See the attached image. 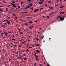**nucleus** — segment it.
Returning <instances> with one entry per match:
<instances>
[{"label":"nucleus","mask_w":66,"mask_h":66,"mask_svg":"<svg viewBox=\"0 0 66 66\" xmlns=\"http://www.w3.org/2000/svg\"><path fill=\"white\" fill-rule=\"evenodd\" d=\"M5 35H6L5 36H6V37H7V33L5 34Z\"/></svg>","instance_id":"obj_20"},{"label":"nucleus","mask_w":66,"mask_h":66,"mask_svg":"<svg viewBox=\"0 0 66 66\" xmlns=\"http://www.w3.org/2000/svg\"><path fill=\"white\" fill-rule=\"evenodd\" d=\"M12 39V40H15V39H13V38H12V39Z\"/></svg>","instance_id":"obj_24"},{"label":"nucleus","mask_w":66,"mask_h":66,"mask_svg":"<svg viewBox=\"0 0 66 66\" xmlns=\"http://www.w3.org/2000/svg\"><path fill=\"white\" fill-rule=\"evenodd\" d=\"M29 23H33V22H32V21H29Z\"/></svg>","instance_id":"obj_19"},{"label":"nucleus","mask_w":66,"mask_h":66,"mask_svg":"<svg viewBox=\"0 0 66 66\" xmlns=\"http://www.w3.org/2000/svg\"><path fill=\"white\" fill-rule=\"evenodd\" d=\"M61 16H58L57 17V19H58V18H61Z\"/></svg>","instance_id":"obj_21"},{"label":"nucleus","mask_w":66,"mask_h":66,"mask_svg":"<svg viewBox=\"0 0 66 66\" xmlns=\"http://www.w3.org/2000/svg\"><path fill=\"white\" fill-rule=\"evenodd\" d=\"M35 57H36V60H38V56H37L36 55V56H35Z\"/></svg>","instance_id":"obj_5"},{"label":"nucleus","mask_w":66,"mask_h":66,"mask_svg":"<svg viewBox=\"0 0 66 66\" xmlns=\"http://www.w3.org/2000/svg\"><path fill=\"white\" fill-rule=\"evenodd\" d=\"M44 2V1H43V2H41L43 4V2Z\"/></svg>","instance_id":"obj_50"},{"label":"nucleus","mask_w":66,"mask_h":66,"mask_svg":"<svg viewBox=\"0 0 66 66\" xmlns=\"http://www.w3.org/2000/svg\"><path fill=\"white\" fill-rule=\"evenodd\" d=\"M0 7H3V6H0Z\"/></svg>","instance_id":"obj_56"},{"label":"nucleus","mask_w":66,"mask_h":66,"mask_svg":"<svg viewBox=\"0 0 66 66\" xmlns=\"http://www.w3.org/2000/svg\"><path fill=\"white\" fill-rule=\"evenodd\" d=\"M41 38H42V39H43V38H44V36H43L42 37H41Z\"/></svg>","instance_id":"obj_46"},{"label":"nucleus","mask_w":66,"mask_h":66,"mask_svg":"<svg viewBox=\"0 0 66 66\" xmlns=\"http://www.w3.org/2000/svg\"><path fill=\"white\" fill-rule=\"evenodd\" d=\"M35 22H36V23L37 22V20H36V21H35Z\"/></svg>","instance_id":"obj_35"},{"label":"nucleus","mask_w":66,"mask_h":66,"mask_svg":"<svg viewBox=\"0 0 66 66\" xmlns=\"http://www.w3.org/2000/svg\"><path fill=\"white\" fill-rule=\"evenodd\" d=\"M12 2H13L11 4H13H13L15 3V2H14V1H12Z\"/></svg>","instance_id":"obj_18"},{"label":"nucleus","mask_w":66,"mask_h":66,"mask_svg":"<svg viewBox=\"0 0 66 66\" xmlns=\"http://www.w3.org/2000/svg\"><path fill=\"white\" fill-rule=\"evenodd\" d=\"M22 14H26V13H28V12H21Z\"/></svg>","instance_id":"obj_6"},{"label":"nucleus","mask_w":66,"mask_h":66,"mask_svg":"<svg viewBox=\"0 0 66 66\" xmlns=\"http://www.w3.org/2000/svg\"><path fill=\"white\" fill-rule=\"evenodd\" d=\"M50 9H53V7H51Z\"/></svg>","instance_id":"obj_34"},{"label":"nucleus","mask_w":66,"mask_h":66,"mask_svg":"<svg viewBox=\"0 0 66 66\" xmlns=\"http://www.w3.org/2000/svg\"><path fill=\"white\" fill-rule=\"evenodd\" d=\"M23 34V32H21L20 33V34Z\"/></svg>","instance_id":"obj_22"},{"label":"nucleus","mask_w":66,"mask_h":66,"mask_svg":"<svg viewBox=\"0 0 66 66\" xmlns=\"http://www.w3.org/2000/svg\"><path fill=\"white\" fill-rule=\"evenodd\" d=\"M13 15V16H15V14H14Z\"/></svg>","instance_id":"obj_64"},{"label":"nucleus","mask_w":66,"mask_h":66,"mask_svg":"<svg viewBox=\"0 0 66 66\" xmlns=\"http://www.w3.org/2000/svg\"><path fill=\"white\" fill-rule=\"evenodd\" d=\"M46 17H47V18H49V17H50V16H46Z\"/></svg>","instance_id":"obj_23"},{"label":"nucleus","mask_w":66,"mask_h":66,"mask_svg":"<svg viewBox=\"0 0 66 66\" xmlns=\"http://www.w3.org/2000/svg\"><path fill=\"white\" fill-rule=\"evenodd\" d=\"M29 48H32V47H29Z\"/></svg>","instance_id":"obj_47"},{"label":"nucleus","mask_w":66,"mask_h":66,"mask_svg":"<svg viewBox=\"0 0 66 66\" xmlns=\"http://www.w3.org/2000/svg\"><path fill=\"white\" fill-rule=\"evenodd\" d=\"M64 7V6L63 5H61L60 7V9H62V8H63Z\"/></svg>","instance_id":"obj_8"},{"label":"nucleus","mask_w":66,"mask_h":66,"mask_svg":"<svg viewBox=\"0 0 66 66\" xmlns=\"http://www.w3.org/2000/svg\"><path fill=\"white\" fill-rule=\"evenodd\" d=\"M27 59V58H26L24 60V61H26Z\"/></svg>","instance_id":"obj_31"},{"label":"nucleus","mask_w":66,"mask_h":66,"mask_svg":"<svg viewBox=\"0 0 66 66\" xmlns=\"http://www.w3.org/2000/svg\"><path fill=\"white\" fill-rule=\"evenodd\" d=\"M44 1L43 0H40V1Z\"/></svg>","instance_id":"obj_43"},{"label":"nucleus","mask_w":66,"mask_h":66,"mask_svg":"<svg viewBox=\"0 0 66 66\" xmlns=\"http://www.w3.org/2000/svg\"><path fill=\"white\" fill-rule=\"evenodd\" d=\"M32 4H33V3H31L29 4V5H30V6H32V5H32Z\"/></svg>","instance_id":"obj_9"},{"label":"nucleus","mask_w":66,"mask_h":66,"mask_svg":"<svg viewBox=\"0 0 66 66\" xmlns=\"http://www.w3.org/2000/svg\"><path fill=\"white\" fill-rule=\"evenodd\" d=\"M50 2H51V1H49L48 2V3H50Z\"/></svg>","instance_id":"obj_41"},{"label":"nucleus","mask_w":66,"mask_h":66,"mask_svg":"<svg viewBox=\"0 0 66 66\" xmlns=\"http://www.w3.org/2000/svg\"><path fill=\"white\" fill-rule=\"evenodd\" d=\"M45 6H47V4H46Z\"/></svg>","instance_id":"obj_62"},{"label":"nucleus","mask_w":66,"mask_h":66,"mask_svg":"<svg viewBox=\"0 0 66 66\" xmlns=\"http://www.w3.org/2000/svg\"><path fill=\"white\" fill-rule=\"evenodd\" d=\"M18 30L19 31H21L20 29H18Z\"/></svg>","instance_id":"obj_39"},{"label":"nucleus","mask_w":66,"mask_h":66,"mask_svg":"<svg viewBox=\"0 0 66 66\" xmlns=\"http://www.w3.org/2000/svg\"><path fill=\"white\" fill-rule=\"evenodd\" d=\"M29 28H30L31 29L32 28L31 27H29Z\"/></svg>","instance_id":"obj_44"},{"label":"nucleus","mask_w":66,"mask_h":66,"mask_svg":"<svg viewBox=\"0 0 66 66\" xmlns=\"http://www.w3.org/2000/svg\"><path fill=\"white\" fill-rule=\"evenodd\" d=\"M31 28H33V26H31Z\"/></svg>","instance_id":"obj_53"},{"label":"nucleus","mask_w":66,"mask_h":66,"mask_svg":"<svg viewBox=\"0 0 66 66\" xmlns=\"http://www.w3.org/2000/svg\"><path fill=\"white\" fill-rule=\"evenodd\" d=\"M25 25H26V26H28V25L27 24V23H25Z\"/></svg>","instance_id":"obj_28"},{"label":"nucleus","mask_w":66,"mask_h":66,"mask_svg":"<svg viewBox=\"0 0 66 66\" xmlns=\"http://www.w3.org/2000/svg\"><path fill=\"white\" fill-rule=\"evenodd\" d=\"M26 51H29V50L28 49H27L26 50Z\"/></svg>","instance_id":"obj_33"},{"label":"nucleus","mask_w":66,"mask_h":66,"mask_svg":"<svg viewBox=\"0 0 66 66\" xmlns=\"http://www.w3.org/2000/svg\"><path fill=\"white\" fill-rule=\"evenodd\" d=\"M39 3L40 4H42V2H39Z\"/></svg>","instance_id":"obj_12"},{"label":"nucleus","mask_w":66,"mask_h":66,"mask_svg":"<svg viewBox=\"0 0 66 66\" xmlns=\"http://www.w3.org/2000/svg\"><path fill=\"white\" fill-rule=\"evenodd\" d=\"M18 8H19V9H21V8H20V7L19 6H18Z\"/></svg>","instance_id":"obj_38"},{"label":"nucleus","mask_w":66,"mask_h":66,"mask_svg":"<svg viewBox=\"0 0 66 66\" xmlns=\"http://www.w3.org/2000/svg\"><path fill=\"white\" fill-rule=\"evenodd\" d=\"M32 46L34 47H35V46H34V45H32Z\"/></svg>","instance_id":"obj_54"},{"label":"nucleus","mask_w":66,"mask_h":66,"mask_svg":"<svg viewBox=\"0 0 66 66\" xmlns=\"http://www.w3.org/2000/svg\"><path fill=\"white\" fill-rule=\"evenodd\" d=\"M34 53L35 54V56H36L37 55H36V54H37V53H36L35 52Z\"/></svg>","instance_id":"obj_16"},{"label":"nucleus","mask_w":66,"mask_h":66,"mask_svg":"<svg viewBox=\"0 0 66 66\" xmlns=\"http://www.w3.org/2000/svg\"><path fill=\"white\" fill-rule=\"evenodd\" d=\"M22 40H24L23 39H21V40H20V41H22Z\"/></svg>","instance_id":"obj_61"},{"label":"nucleus","mask_w":66,"mask_h":66,"mask_svg":"<svg viewBox=\"0 0 66 66\" xmlns=\"http://www.w3.org/2000/svg\"><path fill=\"white\" fill-rule=\"evenodd\" d=\"M35 51H36L37 52V53H40V51H39V50H36Z\"/></svg>","instance_id":"obj_4"},{"label":"nucleus","mask_w":66,"mask_h":66,"mask_svg":"<svg viewBox=\"0 0 66 66\" xmlns=\"http://www.w3.org/2000/svg\"><path fill=\"white\" fill-rule=\"evenodd\" d=\"M27 6L28 7V8L29 9H30V6H29V5H27Z\"/></svg>","instance_id":"obj_15"},{"label":"nucleus","mask_w":66,"mask_h":66,"mask_svg":"<svg viewBox=\"0 0 66 66\" xmlns=\"http://www.w3.org/2000/svg\"><path fill=\"white\" fill-rule=\"evenodd\" d=\"M64 12H61L60 13V14H61V15H62V14H64Z\"/></svg>","instance_id":"obj_13"},{"label":"nucleus","mask_w":66,"mask_h":66,"mask_svg":"<svg viewBox=\"0 0 66 66\" xmlns=\"http://www.w3.org/2000/svg\"><path fill=\"white\" fill-rule=\"evenodd\" d=\"M60 19V20H64V16L61 17Z\"/></svg>","instance_id":"obj_2"},{"label":"nucleus","mask_w":66,"mask_h":66,"mask_svg":"<svg viewBox=\"0 0 66 66\" xmlns=\"http://www.w3.org/2000/svg\"><path fill=\"white\" fill-rule=\"evenodd\" d=\"M0 11H2V12H3V11L2 10V9H0Z\"/></svg>","instance_id":"obj_17"},{"label":"nucleus","mask_w":66,"mask_h":66,"mask_svg":"<svg viewBox=\"0 0 66 66\" xmlns=\"http://www.w3.org/2000/svg\"><path fill=\"white\" fill-rule=\"evenodd\" d=\"M5 16H6V17H7L8 18H9V19H11V18H10V17H9L8 16H7L6 15H5Z\"/></svg>","instance_id":"obj_14"},{"label":"nucleus","mask_w":66,"mask_h":66,"mask_svg":"<svg viewBox=\"0 0 66 66\" xmlns=\"http://www.w3.org/2000/svg\"><path fill=\"white\" fill-rule=\"evenodd\" d=\"M39 10V9H35L34 11V12H35V13H36V12H37Z\"/></svg>","instance_id":"obj_1"},{"label":"nucleus","mask_w":66,"mask_h":66,"mask_svg":"<svg viewBox=\"0 0 66 66\" xmlns=\"http://www.w3.org/2000/svg\"><path fill=\"white\" fill-rule=\"evenodd\" d=\"M43 9L44 8L42 7L40 9V11H42V10H43Z\"/></svg>","instance_id":"obj_10"},{"label":"nucleus","mask_w":66,"mask_h":66,"mask_svg":"<svg viewBox=\"0 0 66 66\" xmlns=\"http://www.w3.org/2000/svg\"><path fill=\"white\" fill-rule=\"evenodd\" d=\"M13 37H14V35H13Z\"/></svg>","instance_id":"obj_60"},{"label":"nucleus","mask_w":66,"mask_h":66,"mask_svg":"<svg viewBox=\"0 0 66 66\" xmlns=\"http://www.w3.org/2000/svg\"><path fill=\"white\" fill-rule=\"evenodd\" d=\"M4 3H6V2H5V1H4Z\"/></svg>","instance_id":"obj_57"},{"label":"nucleus","mask_w":66,"mask_h":66,"mask_svg":"<svg viewBox=\"0 0 66 66\" xmlns=\"http://www.w3.org/2000/svg\"><path fill=\"white\" fill-rule=\"evenodd\" d=\"M22 46V45H19V47H20V48H21V47Z\"/></svg>","instance_id":"obj_25"},{"label":"nucleus","mask_w":66,"mask_h":66,"mask_svg":"<svg viewBox=\"0 0 66 66\" xmlns=\"http://www.w3.org/2000/svg\"><path fill=\"white\" fill-rule=\"evenodd\" d=\"M36 63H35V64L34 65V66H36Z\"/></svg>","instance_id":"obj_52"},{"label":"nucleus","mask_w":66,"mask_h":66,"mask_svg":"<svg viewBox=\"0 0 66 66\" xmlns=\"http://www.w3.org/2000/svg\"><path fill=\"white\" fill-rule=\"evenodd\" d=\"M11 5H13V6L14 7H16V5L15 4H12Z\"/></svg>","instance_id":"obj_3"},{"label":"nucleus","mask_w":66,"mask_h":66,"mask_svg":"<svg viewBox=\"0 0 66 66\" xmlns=\"http://www.w3.org/2000/svg\"><path fill=\"white\" fill-rule=\"evenodd\" d=\"M4 24H5L6 25H7V24H6V23H5Z\"/></svg>","instance_id":"obj_58"},{"label":"nucleus","mask_w":66,"mask_h":66,"mask_svg":"<svg viewBox=\"0 0 66 66\" xmlns=\"http://www.w3.org/2000/svg\"><path fill=\"white\" fill-rule=\"evenodd\" d=\"M20 51L21 52H24V51Z\"/></svg>","instance_id":"obj_37"},{"label":"nucleus","mask_w":66,"mask_h":66,"mask_svg":"<svg viewBox=\"0 0 66 66\" xmlns=\"http://www.w3.org/2000/svg\"><path fill=\"white\" fill-rule=\"evenodd\" d=\"M5 64L6 65H7V62Z\"/></svg>","instance_id":"obj_51"},{"label":"nucleus","mask_w":66,"mask_h":66,"mask_svg":"<svg viewBox=\"0 0 66 66\" xmlns=\"http://www.w3.org/2000/svg\"><path fill=\"white\" fill-rule=\"evenodd\" d=\"M43 18H45V17L44 16H43Z\"/></svg>","instance_id":"obj_49"},{"label":"nucleus","mask_w":66,"mask_h":66,"mask_svg":"<svg viewBox=\"0 0 66 66\" xmlns=\"http://www.w3.org/2000/svg\"><path fill=\"white\" fill-rule=\"evenodd\" d=\"M52 14V13H51L50 14V15H51Z\"/></svg>","instance_id":"obj_48"},{"label":"nucleus","mask_w":66,"mask_h":66,"mask_svg":"<svg viewBox=\"0 0 66 66\" xmlns=\"http://www.w3.org/2000/svg\"><path fill=\"white\" fill-rule=\"evenodd\" d=\"M28 1H28L29 2H30L31 1H32V0H29Z\"/></svg>","instance_id":"obj_40"},{"label":"nucleus","mask_w":66,"mask_h":66,"mask_svg":"<svg viewBox=\"0 0 66 66\" xmlns=\"http://www.w3.org/2000/svg\"><path fill=\"white\" fill-rule=\"evenodd\" d=\"M36 45L37 46H39V45H38V44H36Z\"/></svg>","instance_id":"obj_30"},{"label":"nucleus","mask_w":66,"mask_h":66,"mask_svg":"<svg viewBox=\"0 0 66 66\" xmlns=\"http://www.w3.org/2000/svg\"><path fill=\"white\" fill-rule=\"evenodd\" d=\"M37 40H39V39H38V38H37Z\"/></svg>","instance_id":"obj_59"},{"label":"nucleus","mask_w":66,"mask_h":66,"mask_svg":"<svg viewBox=\"0 0 66 66\" xmlns=\"http://www.w3.org/2000/svg\"><path fill=\"white\" fill-rule=\"evenodd\" d=\"M28 9V7H26L25 8H23V9Z\"/></svg>","instance_id":"obj_11"},{"label":"nucleus","mask_w":66,"mask_h":66,"mask_svg":"<svg viewBox=\"0 0 66 66\" xmlns=\"http://www.w3.org/2000/svg\"><path fill=\"white\" fill-rule=\"evenodd\" d=\"M18 52H19V51H18L16 53V54H18Z\"/></svg>","instance_id":"obj_36"},{"label":"nucleus","mask_w":66,"mask_h":66,"mask_svg":"<svg viewBox=\"0 0 66 66\" xmlns=\"http://www.w3.org/2000/svg\"><path fill=\"white\" fill-rule=\"evenodd\" d=\"M7 23L8 24H10V23H11L9 21H8V20L7 21Z\"/></svg>","instance_id":"obj_7"},{"label":"nucleus","mask_w":66,"mask_h":66,"mask_svg":"<svg viewBox=\"0 0 66 66\" xmlns=\"http://www.w3.org/2000/svg\"><path fill=\"white\" fill-rule=\"evenodd\" d=\"M6 12H8V10H6Z\"/></svg>","instance_id":"obj_55"},{"label":"nucleus","mask_w":66,"mask_h":66,"mask_svg":"<svg viewBox=\"0 0 66 66\" xmlns=\"http://www.w3.org/2000/svg\"><path fill=\"white\" fill-rule=\"evenodd\" d=\"M47 66H49V64H47Z\"/></svg>","instance_id":"obj_63"},{"label":"nucleus","mask_w":66,"mask_h":66,"mask_svg":"<svg viewBox=\"0 0 66 66\" xmlns=\"http://www.w3.org/2000/svg\"><path fill=\"white\" fill-rule=\"evenodd\" d=\"M21 3V4H23V2H20Z\"/></svg>","instance_id":"obj_26"},{"label":"nucleus","mask_w":66,"mask_h":66,"mask_svg":"<svg viewBox=\"0 0 66 66\" xmlns=\"http://www.w3.org/2000/svg\"><path fill=\"white\" fill-rule=\"evenodd\" d=\"M25 42H26V41H24V42H23V44H25Z\"/></svg>","instance_id":"obj_29"},{"label":"nucleus","mask_w":66,"mask_h":66,"mask_svg":"<svg viewBox=\"0 0 66 66\" xmlns=\"http://www.w3.org/2000/svg\"><path fill=\"white\" fill-rule=\"evenodd\" d=\"M31 31H29V32H28V34H29V33H31Z\"/></svg>","instance_id":"obj_42"},{"label":"nucleus","mask_w":66,"mask_h":66,"mask_svg":"<svg viewBox=\"0 0 66 66\" xmlns=\"http://www.w3.org/2000/svg\"><path fill=\"white\" fill-rule=\"evenodd\" d=\"M26 55V54H24L23 55V56H24L25 55Z\"/></svg>","instance_id":"obj_45"},{"label":"nucleus","mask_w":66,"mask_h":66,"mask_svg":"<svg viewBox=\"0 0 66 66\" xmlns=\"http://www.w3.org/2000/svg\"><path fill=\"white\" fill-rule=\"evenodd\" d=\"M14 18L15 19H18V18L16 17H15Z\"/></svg>","instance_id":"obj_32"},{"label":"nucleus","mask_w":66,"mask_h":66,"mask_svg":"<svg viewBox=\"0 0 66 66\" xmlns=\"http://www.w3.org/2000/svg\"><path fill=\"white\" fill-rule=\"evenodd\" d=\"M33 8H34V7H31V10H34Z\"/></svg>","instance_id":"obj_27"}]
</instances>
